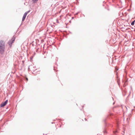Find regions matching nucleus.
I'll return each instance as SVG.
<instances>
[{
	"label": "nucleus",
	"instance_id": "nucleus-1",
	"mask_svg": "<svg viewBox=\"0 0 135 135\" xmlns=\"http://www.w3.org/2000/svg\"><path fill=\"white\" fill-rule=\"evenodd\" d=\"M6 46L5 42L2 40L0 41V53L3 54L6 50Z\"/></svg>",
	"mask_w": 135,
	"mask_h": 135
},
{
	"label": "nucleus",
	"instance_id": "nucleus-2",
	"mask_svg": "<svg viewBox=\"0 0 135 135\" xmlns=\"http://www.w3.org/2000/svg\"><path fill=\"white\" fill-rule=\"evenodd\" d=\"M15 38L14 37H13L11 40H10L8 42V44L10 47L11 46L12 44L15 40Z\"/></svg>",
	"mask_w": 135,
	"mask_h": 135
},
{
	"label": "nucleus",
	"instance_id": "nucleus-3",
	"mask_svg": "<svg viewBox=\"0 0 135 135\" xmlns=\"http://www.w3.org/2000/svg\"><path fill=\"white\" fill-rule=\"evenodd\" d=\"M8 102V100H6L5 102L2 103L0 105V107H3L5 106L7 104Z\"/></svg>",
	"mask_w": 135,
	"mask_h": 135
},
{
	"label": "nucleus",
	"instance_id": "nucleus-4",
	"mask_svg": "<svg viewBox=\"0 0 135 135\" xmlns=\"http://www.w3.org/2000/svg\"><path fill=\"white\" fill-rule=\"evenodd\" d=\"M29 12V11H28L27 12H26L24 13V15L23 16V18H22V21H23L25 20L27 13Z\"/></svg>",
	"mask_w": 135,
	"mask_h": 135
},
{
	"label": "nucleus",
	"instance_id": "nucleus-5",
	"mask_svg": "<svg viewBox=\"0 0 135 135\" xmlns=\"http://www.w3.org/2000/svg\"><path fill=\"white\" fill-rule=\"evenodd\" d=\"M135 22V20L133 21L131 23V25L132 26H133L134 24V23Z\"/></svg>",
	"mask_w": 135,
	"mask_h": 135
},
{
	"label": "nucleus",
	"instance_id": "nucleus-6",
	"mask_svg": "<svg viewBox=\"0 0 135 135\" xmlns=\"http://www.w3.org/2000/svg\"><path fill=\"white\" fill-rule=\"evenodd\" d=\"M38 1V0H32L33 2L34 3Z\"/></svg>",
	"mask_w": 135,
	"mask_h": 135
},
{
	"label": "nucleus",
	"instance_id": "nucleus-7",
	"mask_svg": "<svg viewBox=\"0 0 135 135\" xmlns=\"http://www.w3.org/2000/svg\"><path fill=\"white\" fill-rule=\"evenodd\" d=\"M56 22L58 23H59V22L58 21V20H56Z\"/></svg>",
	"mask_w": 135,
	"mask_h": 135
},
{
	"label": "nucleus",
	"instance_id": "nucleus-8",
	"mask_svg": "<svg viewBox=\"0 0 135 135\" xmlns=\"http://www.w3.org/2000/svg\"><path fill=\"white\" fill-rule=\"evenodd\" d=\"M26 79L27 81L28 80V79L27 78H26Z\"/></svg>",
	"mask_w": 135,
	"mask_h": 135
},
{
	"label": "nucleus",
	"instance_id": "nucleus-9",
	"mask_svg": "<svg viewBox=\"0 0 135 135\" xmlns=\"http://www.w3.org/2000/svg\"><path fill=\"white\" fill-rule=\"evenodd\" d=\"M32 58H31V57L30 58L31 59H32Z\"/></svg>",
	"mask_w": 135,
	"mask_h": 135
}]
</instances>
